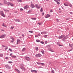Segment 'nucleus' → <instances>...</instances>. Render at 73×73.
<instances>
[{
	"instance_id": "de8ad7c7",
	"label": "nucleus",
	"mask_w": 73,
	"mask_h": 73,
	"mask_svg": "<svg viewBox=\"0 0 73 73\" xmlns=\"http://www.w3.org/2000/svg\"><path fill=\"white\" fill-rule=\"evenodd\" d=\"M42 16H44V13H42Z\"/></svg>"
},
{
	"instance_id": "8fccbe9b",
	"label": "nucleus",
	"mask_w": 73,
	"mask_h": 73,
	"mask_svg": "<svg viewBox=\"0 0 73 73\" xmlns=\"http://www.w3.org/2000/svg\"><path fill=\"white\" fill-rule=\"evenodd\" d=\"M20 11H23V9L22 8H21L20 9Z\"/></svg>"
},
{
	"instance_id": "680f3d73",
	"label": "nucleus",
	"mask_w": 73,
	"mask_h": 73,
	"mask_svg": "<svg viewBox=\"0 0 73 73\" xmlns=\"http://www.w3.org/2000/svg\"><path fill=\"white\" fill-rule=\"evenodd\" d=\"M1 32H3H3H4V30H1Z\"/></svg>"
},
{
	"instance_id": "72a5a7b5",
	"label": "nucleus",
	"mask_w": 73,
	"mask_h": 73,
	"mask_svg": "<svg viewBox=\"0 0 73 73\" xmlns=\"http://www.w3.org/2000/svg\"><path fill=\"white\" fill-rule=\"evenodd\" d=\"M64 5H65V6H66V7H68V5L65 3H64Z\"/></svg>"
},
{
	"instance_id": "4468645a",
	"label": "nucleus",
	"mask_w": 73,
	"mask_h": 73,
	"mask_svg": "<svg viewBox=\"0 0 73 73\" xmlns=\"http://www.w3.org/2000/svg\"><path fill=\"white\" fill-rule=\"evenodd\" d=\"M14 20L16 22H20V21L19 19H14Z\"/></svg>"
},
{
	"instance_id": "4d7b16f0",
	"label": "nucleus",
	"mask_w": 73,
	"mask_h": 73,
	"mask_svg": "<svg viewBox=\"0 0 73 73\" xmlns=\"http://www.w3.org/2000/svg\"><path fill=\"white\" fill-rule=\"evenodd\" d=\"M42 67L41 66H39V68H42Z\"/></svg>"
},
{
	"instance_id": "69168bd1",
	"label": "nucleus",
	"mask_w": 73,
	"mask_h": 73,
	"mask_svg": "<svg viewBox=\"0 0 73 73\" xmlns=\"http://www.w3.org/2000/svg\"><path fill=\"white\" fill-rule=\"evenodd\" d=\"M35 37H38V35H35Z\"/></svg>"
},
{
	"instance_id": "0eeeda50",
	"label": "nucleus",
	"mask_w": 73,
	"mask_h": 73,
	"mask_svg": "<svg viewBox=\"0 0 73 73\" xmlns=\"http://www.w3.org/2000/svg\"><path fill=\"white\" fill-rule=\"evenodd\" d=\"M28 8H29V6L28 5H27L24 7V9H28Z\"/></svg>"
},
{
	"instance_id": "09e8293b",
	"label": "nucleus",
	"mask_w": 73,
	"mask_h": 73,
	"mask_svg": "<svg viewBox=\"0 0 73 73\" xmlns=\"http://www.w3.org/2000/svg\"><path fill=\"white\" fill-rule=\"evenodd\" d=\"M5 58H6V60H8V57H6Z\"/></svg>"
},
{
	"instance_id": "c85d7f7f",
	"label": "nucleus",
	"mask_w": 73,
	"mask_h": 73,
	"mask_svg": "<svg viewBox=\"0 0 73 73\" xmlns=\"http://www.w3.org/2000/svg\"><path fill=\"white\" fill-rule=\"evenodd\" d=\"M17 42H20V40L19 39H17Z\"/></svg>"
},
{
	"instance_id": "1a4fd4ad",
	"label": "nucleus",
	"mask_w": 73,
	"mask_h": 73,
	"mask_svg": "<svg viewBox=\"0 0 73 73\" xmlns=\"http://www.w3.org/2000/svg\"><path fill=\"white\" fill-rule=\"evenodd\" d=\"M48 33L46 31L42 32H41V34L43 35V34H46Z\"/></svg>"
},
{
	"instance_id": "2eb2a0df",
	"label": "nucleus",
	"mask_w": 73,
	"mask_h": 73,
	"mask_svg": "<svg viewBox=\"0 0 73 73\" xmlns=\"http://www.w3.org/2000/svg\"><path fill=\"white\" fill-rule=\"evenodd\" d=\"M31 6L32 8H35V5L33 4H31Z\"/></svg>"
},
{
	"instance_id": "603ef678",
	"label": "nucleus",
	"mask_w": 73,
	"mask_h": 73,
	"mask_svg": "<svg viewBox=\"0 0 73 73\" xmlns=\"http://www.w3.org/2000/svg\"><path fill=\"white\" fill-rule=\"evenodd\" d=\"M53 12V11L52 10V9H51L50 10V12Z\"/></svg>"
},
{
	"instance_id": "393cba45",
	"label": "nucleus",
	"mask_w": 73,
	"mask_h": 73,
	"mask_svg": "<svg viewBox=\"0 0 73 73\" xmlns=\"http://www.w3.org/2000/svg\"><path fill=\"white\" fill-rule=\"evenodd\" d=\"M11 57L12 58H16V56H11Z\"/></svg>"
},
{
	"instance_id": "0e129e2a",
	"label": "nucleus",
	"mask_w": 73,
	"mask_h": 73,
	"mask_svg": "<svg viewBox=\"0 0 73 73\" xmlns=\"http://www.w3.org/2000/svg\"><path fill=\"white\" fill-rule=\"evenodd\" d=\"M10 64H11V63H12V62H9Z\"/></svg>"
},
{
	"instance_id": "dca6fc26",
	"label": "nucleus",
	"mask_w": 73,
	"mask_h": 73,
	"mask_svg": "<svg viewBox=\"0 0 73 73\" xmlns=\"http://www.w3.org/2000/svg\"><path fill=\"white\" fill-rule=\"evenodd\" d=\"M4 11H5V12H9V10H5L4 9H3Z\"/></svg>"
},
{
	"instance_id": "f257e3e1",
	"label": "nucleus",
	"mask_w": 73,
	"mask_h": 73,
	"mask_svg": "<svg viewBox=\"0 0 73 73\" xmlns=\"http://www.w3.org/2000/svg\"><path fill=\"white\" fill-rule=\"evenodd\" d=\"M0 14L2 16H3V17H5V14L4 13V12H3V11H0Z\"/></svg>"
},
{
	"instance_id": "2f4dec72",
	"label": "nucleus",
	"mask_w": 73,
	"mask_h": 73,
	"mask_svg": "<svg viewBox=\"0 0 73 73\" xmlns=\"http://www.w3.org/2000/svg\"><path fill=\"white\" fill-rule=\"evenodd\" d=\"M35 49L36 50V51H37L38 50V47H36V48H35Z\"/></svg>"
},
{
	"instance_id": "ddd939ff",
	"label": "nucleus",
	"mask_w": 73,
	"mask_h": 73,
	"mask_svg": "<svg viewBox=\"0 0 73 73\" xmlns=\"http://www.w3.org/2000/svg\"><path fill=\"white\" fill-rule=\"evenodd\" d=\"M15 70L16 71H17L18 73H20V70H19L18 69L16 68L15 69Z\"/></svg>"
},
{
	"instance_id": "37998d69",
	"label": "nucleus",
	"mask_w": 73,
	"mask_h": 73,
	"mask_svg": "<svg viewBox=\"0 0 73 73\" xmlns=\"http://www.w3.org/2000/svg\"><path fill=\"white\" fill-rule=\"evenodd\" d=\"M2 26H3V27H6V26L4 25V24H3V25H2Z\"/></svg>"
},
{
	"instance_id": "6ab92c4d",
	"label": "nucleus",
	"mask_w": 73,
	"mask_h": 73,
	"mask_svg": "<svg viewBox=\"0 0 73 73\" xmlns=\"http://www.w3.org/2000/svg\"><path fill=\"white\" fill-rule=\"evenodd\" d=\"M10 38L11 39V40H13V41H14V40H15V39H14V38L12 36L10 37Z\"/></svg>"
},
{
	"instance_id": "4c0bfd02",
	"label": "nucleus",
	"mask_w": 73,
	"mask_h": 73,
	"mask_svg": "<svg viewBox=\"0 0 73 73\" xmlns=\"http://www.w3.org/2000/svg\"><path fill=\"white\" fill-rule=\"evenodd\" d=\"M56 3L58 5H59L60 4V3L58 2H56Z\"/></svg>"
},
{
	"instance_id": "864d4df0",
	"label": "nucleus",
	"mask_w": 73,
	"mask_h": 73,
	"mask_svg": "<svg viewBox=\"0 0 73 73\" xmlns=\"http://www.w3.org/2000/svg\"><path fill=\"white\" fill-rule=\"evenodd\" d=\"M52 72L53 73H54V70H52Z\"/></svg>"
},
{
	"instance_id": "a19ab883",
	"label": "nucleus",
	"mask_w": 73,
	"mask_h": 73,
	"mask_svg": "<svg viewBox=\"0 0 73 73\" xmlns=\"http://www.w3.org/2000/svg\"><path fill=\"white\" fill-rule=\"evenodd\" d=\"M34 72H35V73H37V71L36 70H34Z\"/></svg>"
},
{
	"instance_id": "e2e57ef3",
	"label": "nucleus",
	"mask_w": 73,
	"mask_h": 73,
	"mask_svg": "<svg viewBox=\"0 0 73 73\" xmlns=\"http://www.w3.org/2000/svg\"><path fill=\"white\" fill-rule=\"evenodd\" d=\"M70 14H73V13L72 12H70Z\"/></svg>"
},
{
	"instance_id": "9d476101",
	"label": "nucleus",
	"mask_w": 73,
	"mask_h": 73,
	"mask_svg": "<svg viewBox=\"0 0 73 73\" xmlns=\"http://www.w3.org/2000/svg\"><path fill=\"white\" fill-rule=\"evenodd\" d=\"M50 15L47 14L45 16V17L46 18H48V17H50Z\"/></svg>"
},
{
	"instance_id": "c9c22d12",
	"label": "nucleus",
	"mask_w": 73,
	"mask_h": 73,
	"mask_svg": "<svg viewBox=\"0 0 73 73\" xmlns=\"http://www.w3.org/2000/svg\"><path fill=\"white\" fill-rule=\"evenodd\" d=\"M5 50H7V49H8V47L6 46V47H5Z\"/></svg>"
},
{
	"instance_id": "b1692460",
	"label": "nucleus",
	"mask_w": 73,
	"mask_h": 73,
	"mask_svg": "<svg viewBox=\"0 0 73 73\" xmlns=\"http://www.w3.org/2000/svg\"><path fill=\"white\" fill-rule=\"evenodd\" d=\"M36 41L37 42H40V40H36Z\"/></svg>"
},
{
	"instance_id": "412c9836",
	"label": "nucleus",
	"mask_w": 73,
	"mask_h": 73,
	"mask_svg": "<svg viewBox=\"0 0 73 73\" xmlns=\"http://www.w3.org/2000/svg\"><path fill=\"white\" fill-rule=\"evenodd\" d=\"M24 67V65L23 64H21L20 65V67H21V68H23Z\"/></svg>"
},
{
	"instance_id": "20e7f679",
	"label": "nucleus",
	"mask_w": 73,
	"mask_h": 73,
	"mask_svg": "<svg viewBox=\"0 0 73 73\" xmlns=\"http://www.w3.org/2000/svg\"><path fill=\"white\" fill-rule=\"evenodd\" d=\"M25 58L27 61H30L31 60V58L28 57H25Z\"/></svg>"
},
{
	"instance_id": "9b49d317",
	"label": "nucleus",
	"mask_w": 73,
	"mask_h": 73,
	"mask_svg": "<svg viewBox=\"0 0 73 73\" xmlns=\"http://www.w3.org/2000/svg\"><path fill=\"white\" fill-rule=\"evenodd\" d=\"M20 68L21 69H22V70H25V68L24 67H20Z\"/></svg>"
},
{
	"instance_id": "052dcab7",
	"label": "nucleus",
	"mask_w": 73,
	"mask_h": 73,
	"mask_svg": "<svg viewBox=\"0 0 73 73\" xmlns=\"http://www.w3.org/2000/svg\"><path fill=\"white\" fill-rule=\"evenodd\" d=\"M22 36H23V37H24V35H22Z\"/></svg>"
},
{
	"instance_id": "c756f323",
	"label": "nucleus",
	"mask_w": 73,
	"mask_h": 73,
	"mask_svg": "<svg viewBox=\"0 0 73 73\" xmlns=\"http://www.w3.org/2000/svg\"><path fill=\"white\" fill-rule=\"evenodd\" d=\"M40 11L41 12H43V10H42V8H41L40 10Z\"/></svg>"
},
{
	"instance_id": "13d9d810",
	"label": "nucleus",
	"mask_w": 73,
	"mask_h": 73,
	"mask_svg": "<svg viewBox=\"0 0 73 73\" xmlns=\"http://www.w3.org/2000/svg\"><path fill=\"white\" fill-rule=\"evenodd\" d=\"M12 54H13V53H11L10 54V56H12Z\"/></svg>"
},
{
	"instance_id": "79ce46f5",
	"label": "nucleus",
	"mask_w": 73,
	"mask_h": 73,
	"mask_svg": "<svg viewBox=\"0 0 73 73\" xmlns=\"http://www.w3.org/2000/svg\"><path fill=\"white\" fill-rule=\"evenodd\" d=\"M3 56V54H0V57H2Z\"/></svg>"
},
{
	"instance_id": "c03bdc74",
	"label": "nucleus",
	"mask_w": 73,
	"mask_h": 73,
	"mask_svg": "<svg viewBox=\"0 0 73 73\" xmlns=\"http://www.w3.org/2000/svg\"><path fill=\"white\" fill-rule=\"evenodd\" d=\"M9 50L10 51H11V52H12V50L11 48H9Z\"/></svg>"
},
{
	"instance_id": "473e14b6",
	"label": "nucleus",
	"mask_w": 73,
	"mask_h": 73,
	"mask_svg": "<svg viewBox=\"0 0 73 73\" xmlns=\"http://www.w3.org/2000/svg\"><path fill=\"white\" fill-rule=\"evenodd\" d=\"M4 4H7V1H6L5 0L4 1Z\"/></svg>"
},
{
	"instance_id": "5701e85b",
	"label": "nucleus",
	"mask_w": 73,
	"mask_h": 73,
	"mask_svg": "<svg viewBox=\"0 0 73 73\" xmlns=\"http://www.w3.org/2000/svg\"><path fill=\"white\" fill-rule=\"evenodd\" d=\"M32 20H36V18H31Z\"/></svg>"
},
{
	"instance_id": "bb28decb",
	"label": "nucleus",
	"mask_w": 73,
	"mask_h": 73,
	"mask_svg": "<svg viewBox=\"0 0 73 73\" xmlns=\"http://www.w3.org/2000/svg\"><path fill=\"white\" fill-rule=\"evenodd\" d=\"M69 46H70V47H71V48H72V46H73V44H69Z\"/></svg>"
},
{
	"instance_id": "f704fd0d",
	"label": "nucleus",
	"mask_w": 73,
	"mask_h": 73,
	"mask_svg": "<svg viewBox=\"0 0 73 73\" xmlns=\"http://www.w3.org/2000/svg\"><path fill=\"white\" fill-rule=\"evenodd\" d=\"M41 52L42 53V54H44V51H41Z\"/></svg>"
},
{
	"instance_id": "f8f14e48",
	"label": "nucleus",
	"mask_w": 73,
	"mask_h": 73,
	"mask_svg": "<svg viewBox=\"0 0 73 73\" xmlns=\"http://www.w3.org/2000/svg\"><path fill=\"white\" fill-rule=\"evenodd\" d=\"M5 67L7 68V69H9V66L8 65H6L5 66Z\"/></svg>"
},
{
	"instance_id": "49530a36",
	"label": "nucleus",
	"mask_w": 73,
	"mask_h": 73,
	"mask_svg": "<svg viewBox=\"0 0 73 73\" xmlns=\"http://www.w3.org/2000/svg\"><path fill=\"white\" fill-rule=\"evenodd\" d=\"M70 18H68L66 19V20H69Z\"/></svg>"
},
{
	"instance_id": "7ed1b4c3",
	"label": "nucleus",
	"mask_w": 73,
	"mask_h": 73,
	"mask_svg": "<svg viewBox=\"0 0 73 73\" xmlns=\"http://www.w3.org/2000/svg\"><path fill=\"white\" fill-rule=\"evenodd\" d=\"M6 36V35H3L0 36V38H4Z\"/></svg>"
},
{
	"instance_id": "a18cd8bd",
	"label": "nucleus",
	"mask_w": 73,
	"mask_h": 73,
	"mask_svg": "<svg viewBox=\"0 0 73 73\" xmlns=\"http://www.w3.org/2000/svg\"><path fill=\"white\" fill-rule=\"evenodd\" d=\"M34 70H31V72H34Z\"/></svg>"
},
{
	"instance_id": "ea45409f",
	"label": "nucleus",
	"mask_w": 73,
	"mask_h": 73,
	"mask_svg": "<svg viewBox=\"0 0 73 73\" xmlns=\"http://www.w3.org/2000/svg\"><path fill=\"white\" fill-rule=\"evenodd\" d=\"M29 32H30V33H33V31H29Z\"/></svg>"
},
{
	"instance_id": "bf43d9fd",
	"label": "nucleus",
	"mask_w": 73,
	"mask_h": 73,
	"mask_svg": "<svg viewBox=\"0 0 73 73\" xmlns=\"http://www.w3.org/2000/svg\"><path fill=\"white\" fill-rule=\"evenodd\" d=\"M0 5H3V4H2L1 3H0Z\"/></svg>"
},
{
	"instance_id": "4be33fe9",
	"label": "nucleus",
	"mask_w": 73,
	"mask_h": 73,
	"mask_svg": "<svg viewBox=\"0 0 73 73\" xmlns=\"http://www.w3.org/2000/svg\"><path fill=\"white\" fill-rule=\"evenodd\" d=\"M49 50H50V52H54V51L52 49H49Z\"/></svg>"
},
{
	"instance_id": "774afa93",
	"label": "nucleus",
	"mask_w": 73,
	"mask_h": 73,
	"mask_svg": "<svg viewBox=\"0 0 73 73\" xmlns=\"http://www.w3.org/2000/svg\"><path fill=\"white\" fill-rule=\"evenodd\" d=\"M11 42H13V40H12L11 41Z\"/></svg>"
},
{
	"instance_id": "aec40b11",
	"label": "nucleus",
	"mask_w": 73,
	"mask_h": 73,
	"mask_svg": "<svg viewBox=\"0 0 73 73\" xmlns=\"http://www.w3.org/2000/svg\"><path fill=\"white\" fill-rule=\"evenodd\" d=\"M25 50H26V48H23L22 50V52H24Z\"/></svg>"
},
{
	"instance_id": "e433bc0d",
	"label": "nucleus",
	"mask_w": 73,
	"mask_h": 73,
	"mask_svg": "<svg viewBox=\"0 0 73 73\" xmlns=\"http://www.w3.org/2000/svg\"><path fill=\"white\" fill-rule=\"evenodd\" d=\"M47 36H48V35H46L44 36V37L46 38V37H47Z\"/></svg>"
},
{
	"instance_id": "f03ea898",
	"label": "nucleus",
	"mask_w": 73,
	"mask_h": 73,
	"mask_svg": "<svg viewBox=\"0 0 73 73\" xmlns=\"http://www.w3.org/2000/svg\"><path fill=\"white\" fill-rule=\"evenodd\" d=\"M68 38V37L67 36H64V38H63L62 40L64 41V42H65L66 41V40Z\"/></svg>"
},
{
	"instance_id": "39448f33",
	"label": "nucleus",
	"mask_w": 73,
	"mask_h": 73,
	"mask_svg": "<svg viewBox=\"0 0 73 73\" xmlns=\"http://www.w3.org/2000/svg\"><path fill=\"white\" fill-rule=\"evenodd\" d=\"M42 55L40 54H36L35 55L36 57H40Z\"/></svg>"
},
{
	"instance_id": "a878e982",
	"label": "nucleus",
	"mask_w": 73,
	"mask_h": 73,
	"mask_svg": "<svg viewBox=\"0 0 73 73\" xmlns=\"http://www.w3.org/2000/svg\"><path fill=\"white\" fill-rule=\"evenodd\" d=\"M54 1H56V2H58V1H60V0H54Z\"/></svg>"
},
{
	"instance_id": "338daca9",
	"label": "nucleus",
	"mask_w": 73,
	"mask_h": 73,
	"mask_svg": "<svg viewBox=\"0 0 73 73\" xmlns=\"http://www.w3.org/2000/svg\"><path fill=\"white\" fill-rule=\"evenodd\" d=\"M40 24L41 23H38V24H39V25H40Z\"/></svg>"
},
{
	"instance_id": "f3484780",
	"label": "nucleus",
	"mask_w": 73,
	"mask_h": 73,
	"mask_svg": "<svg viewBox=\"0 0 73 73\" xmlns=\"http://www.w3.org/2000/svg\"><path fill=\"white\" fill-rule=\"evenodd\" d=\"M38 64H41V65H44V63H37Z\"/></svg>"
},
{
	"instance_id": "3c124183",
	"label": "nucleus",
	"mask_w": 73,
	"mask_h": 73,
	"mask_svg": "<svg viewBox=\"0 0 73 73\" xmlns=\"http://www.w3.org/2000/svg\"><path fill=\"white\" fill-rule=\"evenodd\" d=\"M47 41H45V44H47Z\"/></svg>"
},
{
	"instance_id": "6e6552de",
	"label": "nucleus",
	"mask_w": 73,
	"mask_h": 73,
	"mask_svg": "<svg viewBox=\"0 0 73 73\" xmlns=\"http://www.w3.org/2000/svg\"><path fill=\"white\" fill-rule=\"evenodd\" d=\"M35 6L36 7V8H37L38 9H40V7H41V6L40 5L38 7V5L37 4H35Z\"/></svg>"
},
{
	"instance_id": "7c9ffc66",
	"label": "nucleus",
	"mask_w": 73,
	"mask_h": 73,
	"mask_svg": "<svg viewBox=\"0 0 73 73\" xmlns=\"http://www.w3.org/2000/svg\"><path fill=\"white\" fill-rule=\"evenodd\" d=\"M18 2H22V1L21 0H17Z\"/></svg>"
},
{
	"instance_id": "58836bf2",
	"label": "nucleus",
	"mask_w": 73,
	"mask_h": 73,
	"mask_svg": "<svg viewBox=\"0 0 73 73\" xmlns=\"http://www.w3.org/2000/svg\"><path fill=\"white\" fill-rule=\"evenodd\" d=\"M40 43H41V44H44V42L43 41H41L40 42Z\"/></svg>"
},
{
	"instance_id": "423d86ee",
	"label": "nucleus",
	"mask_w": 73,
	"mask_h": 73,
	"mask_svg": "<svg viewBox=\"0 0 73 73\" xmlns=\"http://www.w3.org/2000/svg\"><path fill=\"white\" fill-rule=\"evenodd\" d=\"M65 37V35H62L61 36H59L58 38H59V39H61V38H62L63 37Z\"/></svg>"
},
{
	"instance_id": "a211bd4d",
	"label": "nucleus",
	"mask_w": 73,
	"mask_h": 73,
	"mask_svg": "<svg viewBox=\"0 0 73 73\" xmlns=\"http://www.w3.org/2000/svg\"><path fill=\"white\" fill-rule=\"evenodd\" d=\"M9 4L10 5L11 7H13V4L12 3H10Z\"/></svg>"
},
{
	"instance_id": "cd10ccee",
	"label": "nucleus",
	"mask_w": 73,
	"mask_h": 73,
	"mask_svg": "<svg viewBox=\"0 0 73 73\" xmlns=\"http://www.w3.org/2000/svg\"><path fill=\"white\" fill-rule=\"evenodd\" d=\"M14 28V26H11L10 28V29H13Z\"/></svg>"
},
{
	"instance_id": "6e6d98bb",
	"label": "nucleus",
	"mask_w": 73,
	"mask_h": 73,
	"mask_svg": "<svg viewBox=\"0 0 73 73\" xmlns=\"http://www.w3.org/2000/svg\"><path fill=\"white\" fill-rule=\"evenodd\" d=\"M2 46L3 47H5L6 46H4L3 45H2Z\"/></svg>"
},
{
	"instance_id": "5fc2aeb1",
	"label": "nucleus",
	"mask_w": 73,
	"mask_h": 73,
	"mask_svg": "<svg viewBox=\"0 0 73 73\" xmlns=\"http://www.w3.org/2000/svg\"><path fill=\"white\" fill-rule=\"evenodd\" d=\"M72 49L70 50H68V52H70V51H72Z\"/></svg>"
}]
</instances>
